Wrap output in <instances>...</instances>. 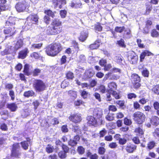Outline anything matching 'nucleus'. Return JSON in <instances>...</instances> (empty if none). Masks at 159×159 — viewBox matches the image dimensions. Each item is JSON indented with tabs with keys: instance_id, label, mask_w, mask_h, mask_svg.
<instances>
[{
	"instance_id": "1",
	"label": "nucleus",
	"mask_w": 159,
	"mask_h": 159,
	"mask_svg": "<svg viewBox=\"0 0 159 159\" xmlns=\"http://www.w3.org/2000/svg\"><path fill=\"white\" fill-rule=\"evenodd\" d=\"M15 24V18L10 17L6 22L5 29L3 32L5 34L7 35L5 37L10 36L13 35L15 32V27L13 26Z\"/></svg>"
},
{
	"instance_id": "2",
	"label": "nucleus",
	"mask_w": 159,
	"mask_h": 159,
	"mask_svg": "<svg viewBox=\"0 0 159 159\" xmlns=\"http://www.w3.org/2000/svg\"><path fill=\"white\" fill-rule=\"evenodd\" d=\"M61 44L59 43H55L49 45L46 48L45 52L49 56H54L62 50Z\"/></svg>"
},
{
	"instance_id": "3",
	"label": "nucleus",
	"mask_w": 159,
	"mask_h": 159,
	"mask_svg": "<svg viewBox=\"0 0 159 159\" xmlns=\"http://www.w3.org/2000/svg\"><path fill=\"white\" fill-rule=\"evenodd\" d=\"M35 90L37 92H41L45 90L46 85L45 83L40 80H35L33 84Z\"/></svg>"
},
{
	"instance_id": "4",
	"label": "nucleus",
	"mask_w": 159,
	"mask_h": 159,
	"mask_svg": "<svg viewBox=\"0 0 159 159\" xmlns=\"http://www.w3.org/2000/svg\"><path fill=\"white\" fill-rule=\"evenodd\" d=\"M134 120L138 124H141L144 122L145 116L142 112L138 111L136 112L133 115Z\"/></svg>"
},
{
	"instance_id": "5",
	"label": "nucleus",
	"mask_w": 159,
	"mask_h": 159,
	"mask_svg": "<svg viewBox=\"0 0 159 159\" xmlns=\"http://www.w3.org/2000/svg\"><path fill=\"white\" fill-rule=\"evenodd\" d=\"M15 8L19 12H28L29 11L28 5L25 1L17 3L16 5Z\"/></svg>"
},
{
	"instance_id": "6",
	"label": "nucleus",
	"mask_w": 159,
	"mask_h": 159,
	"mask_svg": "<svg viewBox=\"0 0 159 159\" xmlns=\"http://www.w3.org/2000/svg\"><path fill=\"white\" fill-rule=\"evenodd\" d=\"M51 25L55 31L58 34L60 33L62 29V25L61 22L59 19H54L52 21Z\"/></svg>"
},
{
	"instance_id": "7",
	"label": "nucleus",
	"mask_w": 159,
	"mask_h": 159,
	"mask_svg": "<svg viewBox=\"0 0 159 159\" xmlns=\"http://www.w3.org/2000/svg\"><path fill=\"white\" fill-rule=\"evenodd\" d=\"M128 59L130 63L135 64L137 62L138 57L134 52L130 51L128 53Z\"/></svg>"
},
{
	"instance_id": "8",
	"label": "nucleus",
	"mask_w": 159,
	"mask_h": 159,
	"mask_svg": "<svg viewBox=\"0 0 159 159\" xmlns=\"http://www.w3.org/2000/svg\"><path fill=\"white\" fill-rule=\"evenodd\" d=\"M20 146L19 143H15L13 144L11 151V155L13 157H18L20 155L19 152Z\"/></svg>"
},
{
	"instance_id": "9",
	"label": "nucleus",
	"mask_w": 159,
	"mask_h": 159,
	"mask_svg": "<svg viewBox=\"0 0 159 159\" xmlns=\"http://www.w3.org/2000/svg\"><path fill=\"white\" fill-rule=\"evenodd\" d=\"M69 120L75 123H79L82 120L80 115L75 114L71 115L69 117Z\"/></svg>"
},
{
	"instance_id": "10",
	"label": "nucleus",
	"mask_w": 159,
	"mask_h": 159,
	"mask_svg": "<svg viewBox=\"0 0 159 159\" xmlns=\"http://www.w3.org/2000/svg\"><path fill=\"white\" fill-rule=\"evenodd\" d=\"M39 17L36 14L30 15L27 18V20L29 23L37 24L38 22Z\"/></svg>"
},
{
	"instance_id": "11",
	"label": "nucleus",
	"mask_w": 159,
	"mask_h": 159,
	"mask_svg": "<svg viewBox=\"0 0 159 159\" xmlns=\"http://www.w3.org/2000/svg\"><path fill=\"white\" fill-rule=\"evenodd\" d=\"M93 115L95 118L100 119L101 118L102 115V111L99 108H95L93 110Z\"/></svg>"
},
{
	"instance_id": "12",
	"label": "nucleus",
	"mask_w": 159,
	"mask_h": 159,
	"mask_svg": "<svg viewBox=\"0 0 159 159\" xmlns=\"http://www.w3.org/2000/svg\"><path fill=\"white\" fill-rule=\"evenodd\" d=\"M153 56V54L150 52L148 50H145L143 51L140 54V61L141 62H143L145 56Z\"/></svg>"
},
{
	"instance_id": "13",
	"label": "nucleus",
	"mask_w": 159,
	"mask_h": 159,
	"mask_svg": "<svg viewBox=\"0 0 159 159\" xmlns=\"http://www.w3.org/2000/svg\"><path fill=\"white\" fill-rule=\"evenodd\" d=\"M135 132L136 133L137 136H140L141 139V140L144 142H145V138L143 137L144 134L143 130L140 128H138L135 129Z\"/></svg>"
},
{
	"instance_id": "14",
	"label": "nucleus",
	"mask_w": 159,
	"mask_h": 159,
	"mask_svg": "<svg viewBox=\"0 0 159 159\" xmlns=\"http://www.w3.org/2000/svg\"><path fill=\"white\" fill-rule=\"evenodd\" d=\"M136 148V146L133 144H128L126 148V151L129 153L133 152Z\"/></svg>"
},
{
	"instance_id": "15",
	"label": "nucleus",
	"mask_w": 159,
	"mask_h": 159,
	"mask_svg": "<svg viewBox=\"0 0 159 159\" xmlns=\"http://www.w3.org/2000/svg\"><path fill=\"white\" fill-rule=\"evenodd\" d=\"M6 106L12 112L15 111L18 108L16 104L14 103L7 104Z\"/></svg>"
},
{
	"instance_id": "16",
	"label": "nucleus",
	"mask_w": 159,
	"mask_h": 159,
	"mask_svg": "<svg viewBox=\"0 0 159 159\" xmlns=\"http://www.w3.org/2000/svg\"><path fill=\"white\" fill-rule=\"evenodd\" d=\"M53 2L55 3L56 7L59 6V7L61 8L62 7V5H64L66 3V0H52Z\"/></svg>"
},
{
	"instance_id": "17",
	"label": "nucleus",
	"mask_w": 159,
	"mask_h": 159,
	"mask_svg": "<svg viewBox=\"0 0 159 159\" xmlns=\"http://www.w3.org/2000/svg\"><path fill=\"white\" fill-rule=\"evenodd\" d=\"M94 116H89L87 117L88 123L94 126L97 123V121Z\"/></svg>"
},
{
	"instance_id": "18",
	"label": "nucleus",
	"mask_w": 159,
	"mask_h": 159,
	"mask_svg": "<svg viewBox=\"0 0 159 159\" xmlns=\"http://www.w3.org/2000/svg\"><path fill=\"white\" fill-rule=\"evenodd\" d=\"M30 143V139L28 138L27 139L26 141H24L20 143L22 148L25 150L28 149L29 147V143Z\"/></svg>"
},
{
	"instance_id": "19",
	"label": "nucleus",
	"mask_w": 159,
	"mask_h": 159,
	"mask_svg": "<svg viewBox=\"0 0 159 159\" xmlns=\"http://www.w3.org/2000/svg\"><path fill=\"white\" fill-rule=\"evenodd\" d=\"M28 52L29 51L27 48L20 51L19 53V58L22 59H24L26 57Z\"/></svg>"
},
{
	"instance_id": "20",
	"label": "nucleus",
	"mask_w": 159,
	"mask_h": 159,
	"mask_svg": "<svg viewBox=\"0 0 159 159\" xmlns=\"http://www.w3.org/2000/svg\"><path fill=\"white\" fill-rule=\"evenodd\" d=\"M94 74V72L91 70H88L85 71L84 74L85 79H88L93 77Z\"/></svg>"
},
{
	"instance_id": "21",
	"label": "nucleus",
	"mask_w": 159,
	"mask_h": 159,
	"mask_svg": "<svg viewBox=\"0 0 159 159\" xmlns=\"http://www.w3.org/2000/svg\"><path fill=\"white\" fill-rule=\"evenodd\" d=\"M151 124L155 126L159 124V118L156 116L153 117L151 120Z\"/></svg>"
},
{
	"instance_id": "22",
	"label": "nucleus",
	"mask_w": 159,
	"mask_h": 159,
	"mask_svg": "<svg viewBox=\"0 0 159 159\" xmlns=\"http://www.w3.org/2000/svg\"><path fill=\"white\" fill-rule=\"evenodd\" d=\"M46 33L48 34L53 35L58 34L57 32L55 31V30L52 26V27H48L46 31Z\"/></svg>"
},
{
	"instance_id": "23",
	"label": "nucleus",
	"mask_w": 159,
	"mask_h": 159,
	"mask_svg": "<svg viewBox=\"0 0 159 159\" xmlns=\"http://www.w3.org/2000/svg\"><path fill=\"white\" fill-rule=\"evenodd\" d=\"M87 156L90 159H98V156L97 154L95 153L92 154L91 152L88 151L86 153Z\"/></svg>"
},
{
	"instance_id": "24",
	"label": "nucleus",
	"mask_w": 159,
	"mask_h": 159,
	"mask_svg": "<svg viewBox=\"0 0 159 159\" xmlns=\"http://www.w3.org/2000/svg\"><path fill=\"white\" fill-rule=\"evenodd\" d=\"M99 43L100 42L98 40L96 41L94 43L89 46L90 49L92 50L97 49L99 46Z\"/></svg>"
},
{
	"instance_id": "25",
	"label": "nucleus",
	"mask_w": 159,
	"mask_h": 159,
	"mask_svg": "<svg viewBox=\"0 0 159 159\" xmlns=\"http://www.w3.org/2000/svg\"><path fill=\"white\" fill-rule=\"evenodd\" d=\"M34 92L32 90L25 91L24 93V95L25 97L27 98L34 96Z\"/></svg>"
},
{
	"instance_id": "26",
	"label": "nucleus",
	"mask_w": 159,
	"mask_h": 159,
	"mask_svg": "<svg viewBox=\"0 0 159 159\" xmlns=\"http://www.w3.org/2000/svg\"><path fill=\"white\" fill-rule=\"evenodd\" d=\"M23 44V42L22 40L20 39L17 41L15 46L14 48L16 50H18L22 47Z\"/></svg>"
},
{
	"instance_id": "27",
	"label": "nucleus",
	"mask_w": 159,
	"mask_h": 159,
	"mask_svg": "<svg viewBox=\"0 0 159 159\" xmlns=\"http://www.w3.org/2000/svg\"><path fill=\"white\" fill-rule=\"evenodd\" d=\"M131 79L133 81V83L136 81L140 82V77L138 75L135 74H134L132 75Z\"/></svg>"
},
{
	"instance_id": "28",
	"label": "nucleus",
	"mask_w": 159,
	"mask_h": 159,
	"mask_svg": "<svg viewBox=\"0 0 159 159\" xmlns=\"http://www.w3.org/2000/svg\"><path fill=\"white\" fill-rule=\"evenodd\" d=\"M73 130L78 134H80L81 133V130L80 128L76 125L73 126Z\"/></svg>"
},
{
	"instance_id": "29",
	"label": "nucleus",
	"mask_w": 159,
	"mask_h": 159,
	"mask_svg": "<svg viewBox=\"0 0 159 159\" xmlns=\"http://www.w3.org/2000/svg\"><path fill=\"white\" fill-rule=\"evenodd\" d=\"M108 87L110 89L108 90L110 91L111 90H115L116 89V85L115 83L112 82L109 84Z\"/></svg>"
},
{
	"instance_id": "30",
	"label": "nucleus",
	"mask_w": 159,
	"mask_h": 159,
	"mask_svg": "<svg viewBox=\"0 0 159 159\" xmlns=\"http://www.w3.org/2000/svg\"><path fill=\"white\" fill-rule=\"evenodd\" d=\"M107 93H111V95L116 99H119L120 98L119 94L115 91L111 90V91L110 90H107Z\"/></svg>"
},
{
	"instance_id": "31",
	"label": "nucleus",
	"mask_w": 159,
	"mask_h": 159,
	"mask_svg": "<svg viewBox=\"0 0 159 159\" xmlns=\"http://www.w3.org/2000/svg\"><path fill=\"white\" fill-rule=\"evenodd\" d=\"M152 91L155 93L159 94V84L154 85Z\"/></svg>"
},
{
	"instance_id": "32",
	"label": "nucleus",
	"mask_w": 159,
	"mask_h": 159,
	"mask_svg": "<svg viewBox=\"0 0 159 159\" xmlns=\"http://www.w3.org/2000/svg\"><path fill=\"white\" fill-rule=\"evenodd\" d=\"M88 37V34L86 33H82L79 37V39L81 41H84L86 40Z\"/></svg>"
},
{
	"instance_id": "33",
	"label": "nucleus",
	"mask_w": 159,
	"mask_h": 159,
	"mask_svg": "<svg viewBox=\"0 0 159 159\" xmlns=\"http://www.w3.org/2000/svg\"><path fill=\"white\" fill-rule=\"evenodd\" d=\"M54 149V148L51 145H48L46 148V152L48 153L52 152Z\"/></svg>"
},
{
	"instance_id": "34",
	"label": "nucleus",
	"mask_w": 159,
	"mask_h": 159,
	"mask_svg": "<svg viewBox=\"0 0 159 159\" xmlns=\"http://www.w3.org/2000/svg\"><path fill=\"white\" fill-rule=\"evenodd\" d=\"M123 58L121 56H116L115 59V61L117 63L121 64L122 63Z\"/></svg>"
},
{
	"instance_id": "35",
	"label": "nucleus",
	"mask_w": 159,
	"mask_h": 159,
	"mask_svg": "<svg viewBox=\"0 0 159 159\" xmlns=\"http://www.w3.org/2000/svg\"><path fill=\"white\" fill-rule=\"evenodd\" d=\"M155 146V143L153 141L149 142L148 144L147 147L149 149H152Z\"/></svg>"
},
{
	"instance_id": "36",
	"label": "nucleus",
	"mask_w": 159,
	"mask_h": 159,
	"mask_svg": "<svg viewBox=\"0 0 159 159\" xmlns=\"http://www.w3.org/2000/svg\"><path fill=\"white\" fill-rule=\"evenodd\" d=\"M93 96L98 102H100L102 101L100 95L99 93L95 92L93 94Z\"/></svg>"
},
{
	"instance_id": "37",
	"label": "nucleus",
	"mask_w": 159,
	"mask_h": 159,
	"mask_svg": "<svg viewBox=\"0 0 159 159\" xmlns=\"http://www.w3.org/2000/svg\"><path fill=\"white\" fill-rule=\"evenodd\" d=\"M45 13L48 15V16H51L52 18H54V12H52V11L49 10H46L45 11Z\"/></svg>"
},
{
	"instance_id": "38",
	"label": "nucleus",
	"mask_w": 159,
	"mask_h": 159,
	"mask_svg": "<svg viewBox=\"0 0 159 159\" xmlns=\"http://www.w3.org/2000/svg\"><path fill=\"white\" fill-rule=\"evenodd\" d=\"M66 153L65 152L61 151L58 153V156L61 158H64L66 157Z\"/></svg>"
},
{
	"instance_id": "39",
	"label": "nucleus",
	"mask_w": 159,
	"mask_h": 159,
	"mask_svg": "<svg viewBox=\"0 0 159 159\" xmlns=\"http://www.w3.org/2000/svg\"><path fill=\"white\" fill-rule=\"evenodd\" d=\"M68 94L70 96L73 97L74 98H75L77 97L76 92L73 90H70L68 91Z\"/></svg>"
},
{
	"instance_id": "40",
	"label": "nucleus",
	"mask_w": 159,
	"mask_h": 159,
	"mask_svg": "<svg viewBox=\"0 0 159 159\" xmlns=\"http://www.w3.org/2000/svg\"><path fill=\"white\" fill-rule=\"evenodd\" d=\"M77 151L79 154H83L84 152L85 149L83 147L79 146L78 147Z\"/></svg>"
},
{
	"instance_id": "41",
	"label": "nucleus",
	"mask_w": 159,
	"mask_h": 159,
	"mask_svg": "<svg viewBox=\"0 0 159 159\" xmlns=\"http://www.w3.org/2000/svg\"><path fill=\"white\" fill-rule=\"evenodd\" d=\"M151 35L152 37H157L159 36V33L155 30H152Z\"/></svg>"
},
{
	"instance_id": "42",
	"label": "nucleus",
	"mask_w": 159,
	"mask_h": 159,
	"mask_svg": "<svg viewBox=\"0 0 159 159\" xmlns=\"http://www.w3.org/2000/svg\"><path fill=\"white\" fill-rule=\"evenodd\" d=\"M106 119L108 121H112L114 119L113 116V114L111 113H108L106 117Z\"/></svg>"
},
{
	"instance_id": "43",
	"label": "nucleus",
	"mask_w": 159,
	"mask_h": 159,
	"mask_svg": "<svg viewBox=\"0 0 159 159\" xmlns=\"http://www.w3.org/2000/svg\"><path fill=\"white\" fill-rule=\"evenodd\" d=\"M125 29V27L124 26L122 27H116L115 28V31L116 32L121 33Z\"/></svg>"
},
{
	"instance_id": "44",
	"label": "nucleus",
	"mask_w": 159,
	"mask_h": 159,
	"mask_svg": "<svg viewBox=\"0 0 159 159\" xmlns=\"http://www.w3.org/2000/svg\"><path fill=\"white\" fill-rule=\"evenodd\" d=\"M99 89L100 92L102 93H105L106 90L105 86L103 85H101L100 86Z\"/></svg>"
},
{
	"instance_id": "45",
	"label": "nucleus",
	"mask_w": 159,
	"mask_h": 159,
	"mask_svg": "<svg viewBox=\"0 0 159 159\" xmlns=\"http://www.w3.org/2000/svg\"><path fill=\"white\" fill-rule=\"evenodd\" d=\"M119 78V76L115 74H113L110 72V80H117Z\"/></svg>"
},
{
	"instance_id": "46",
	"label": "nucleus",
	"mask_w": 159,
	"mask_h": 159,
	"mask_svg": "<svg viewBox=\"0 0 159 159\" xmlns=\"http://www.w3.org/2000/svg\"><path fill=\"white\" fill-rule=\"evenodd\" d=\"M42 43L34 44L32 45L31 48L32 49L33 48L39 49L42 47Z\"/></svg>"
},
{
	"instance_id": "47",
	"label": "nucleus",
	"mask_w": 159,
	"mask_h": 159,
	"mask_svg": "<svg viewBox=\"0 0 159 159\" xmlns=\"http://www.w3.org/2000/svg\"><path fill=\"white\" fill-rule=\"evenodd\" d=\"M66 77L68 79H72L74 77L73 74L70 71H69L66 74Z\"/></svg>"
},
{
	"instance_id": "48",
	"label": "nucleus",
	"mask_w": 159,
	"mask_h": 159,
	"mask_svg": "<svg viewBox=\"0 0 159 159\" xmlns=\"http://www.w3.org/2000/svg\"><path fill=\"white\" fill-rule=\"evenodd\" d=\"M107 131L104 128L103 129L99 132V135L100 137H103L107 134Z\"/></svg>"
},
{
	"instance_id": "49",
	"label": "nucleus",
	"mask_w": 159,
	"mask_h": 159,
	"mask_svg": "<svg viewBox=\"0 0 159 159\" xmlns=\"http://www.w3.org/2000/svg\"><path fill=\"white\" fill-rule=\"evenodd\" d=\"M124 124L127 125H130L132 124L131 120L125 118L124 119Z\"/></svg>"
},
{
	"instance_id": "50",
	"label": "nucleus",
	"mask_w": 159,
	"mask_h": 159,
	"mask_svg": "<svg viewBox=\"0 0 159 159\" xmlns=\"http://www.w3.org/2000/svg\"><path fill=\"white\" fill-rule=\"evenodd\" d=\"M59 123V121L56 118H53L51 119L50 123L53 125L58 124Z\"/></svg>"
},
{
	"instance_id": "51",
	"label": "nucleus",
	"mask_w": 159,
	"mask_h": 159,
	"mask_svg": "<svg viewBox=\"0 0 159 159\" xmlns=\"http://www.w3.org/2000/svg\"><path fill=\"white\" fill-rule=\"evenodd\" d=\"M84 102L81 100H78L75 101L74 102L75 105L76 106H79L81 105H83Z\"/></svg>"
},
{
	"instance_id": "52",
	"label": "nucleus",
	"mask_w": 159,
	"mask_h": 159,
	"mask_svg": "<svg viewBox=\"0 0 159 159\" xmlns=\"http://www.w3.org/2000/svg\"><path fill=\"white\" fill-rule=\"evenodd\" d=\"M77 144V142L74 140L70 139L68 142L69 145L72 146H75Z\"/></svg>"
},
{
	"instance_id": "53",
	"label": "nucleus",
	"mask_w": 159,
	"mask_h": 159,
	"mask_svg": "<svg viewBox=\"0 0 159 159\" xmlns=\"http://www.w3.org/2000/svg\"><path fill=\"white\" fill-rule=\"evenodd\" d=\"M67 14V11L65 10H61L60 12V16L62 18L65 17Z\"/></svg>"
},
{
	"instance_id": "54",
	"label": "nucleus",
	"mask_w": 159,
	"mask_h": 159,
	"mask_svg": "<svg viewBox=\"0 0 159 159\" xmlns=\"http://www.w3.org/2000/svg\"><path fill=\"white\" fill-rule=\"evenodd\" d=\"M11 52L10 50L9 49H6L3 51L1 52V54L2 55L9 54Z\"/></svg>"
},
{
	"instance_id": "55",
	"label": "nucleus",
	"mask_w": 159,
	"mask_h": 159,
	"mask_svg": "<svg viewBox=\"0 0 159 159\" xmlns=\"http://www.w3.org/2000/svg\"><path fill=\"white\" fill-rule=\"evenodd\" d=\"M40 70L37 68L35 69L33 72V75L34 76H38L40 73Z\"/></svg>"
},
{
	"instance_id": "56",
	"label": "nucleus",
	"mask_w": 159,
	"mask_h": 159,
	"mask_svg": "<svg viewBox=\"0 0 159 159\" xmlns=\"http://www.w3.org/2000/svg\"><path fill=\"white\" fill-rule=\"evenodd\" d=\"M69 84V82L66 81H63L61 83V86L62 88H65Z\"/></svg>"
},
{
	"instance_id": "57",
	"label": "nucleus",
	"mask_w": 159,
	"mask_h": 159,
	"mask_svg": "<svg viewBox=\"0 0 159 159\" xmlns=\"http://www.w3.org/2000/svg\"><path fill=\"white\" fill-rule=\"evenodd\" d=\"M105 152V149L102 147H100L98 148V153L100 154H103Z\"/></svg>"
},
{
	"instance_id": "58",
	"label": "nucleus",
	"mask_w": 159,
	"mask_h": 159,
	"mask_svg": "<svg viewBox=\"0 0 159 159\" xmlns=\"http://www.w3.org/2000/svg\"><path fill=\"white\" fill-rule=\"evenodd\" d=\"M8 111H4L1 114L2 117L4 119H6L7 117Z\"/></svg>"
},
{
	"instance_id": "59",
	"label": "nucleus",
	"mask_w": 159,
	"mask_h": 159,
	"mask_svg": "<svg viewBox=\"0 0 159 159\" xmlns=\"http://www.w3.org/2000/svg\"><path fill=\"white\" fill-rule=\"evenodd\" d=\"M9 95L10 96L11 99L12 100H14L15 99V94L14 91L12 90H10Z\"/></svg>"
},
{
	"instance_id": "60",
	"label": "nucleus",
	"mask_w": 159,
	"mask_h": 159,
	"mask_svg": "<svg viewBox=\"0 0 159 159\" xmlns=\"http://www.w3.org/2000/svg\"><path fill=\"white\" fill-rule=\"evenodd\" d=\"M154 136L159 139V128H156L153 133Z\"/></svg>"
},
{
	"instance_id": "61",
	"label": "nucleus",
	"mask_w": 159,
	"mask_h": 159,
	"mask_svg": "<svg viewBox=\"0 0 159 159\" xmlns=\"http://www.w3.org/2000/svg\"><path fill=\"white\" fill-rule=\"evenodd\" d=\"M117 44L120 46L122 47H125L124 40L122 39H121L120 40L117 41Z\"/></svg>"
},
{
	"instance_id": "62",
	"label": "nucleus",
	"mask_w": 159,
	"mask_h": 159,
	"mask_svg": "<svg viewBox=\"0 0 159 159\" xmlns=\"http://www.w3.org/2000/svg\"><path fill=\"white\" fill-rule=\"evenodd\" d=\"M81 91V96L84 98H86L88 96V93L84 90Z\"/></svg>"
},
{
	"instance_id": "63",
	"label": "nucleus",
	"mask_w": 159,
	"mask_h": 159,
	"mask_svg": "<svg viewBox=\"0 0 159 159\" xmlns=\"http://www.w3.org/2000/svg\"><path fill=\"white\" fill-rule=\"evenodd\" d=\"M153 106L155 109L157 110L159 109V102L156 101L153 104Z\"/></svg>"
},
{
	"instance_id": "64",
	"label": "nucleus",
	"mask_w": 159,
	"mask_h": 159,
	"mask_svg": "<svg viewBox=\"0 0 159 159\" xmlns=\"http://www.w3.org/2000/svg\"><path fill=\"white\" fill-rule=\"evenodd\" d=\"M107 63V61L106 60L102 59L100 60L99 63L100 65L102 66H105Z\"/></svg>"
}]
</instances>
